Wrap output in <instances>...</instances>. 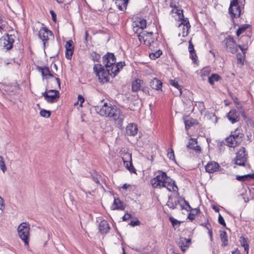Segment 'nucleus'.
Returning a JSON list of instances; mask_svg holds the SVG:
<instances>
[{
  "instance_id": "obj_1",
  "label": "nucleus",
  "mask_w": 254,
  "mask_h": 254,
  "mask_svg": "<svg viewBox=\"0 0 254 254\" xmlns=\"http://www.w3.org/2000/svg\"><path fill=\"white\" fill-rule=\"evenodd\" d=\"M95 110L101 116L108 117L119 127H122L125 116L121 110L117 106L115 105L108 106L107 103H104L101 107H96Z\"/></svg>"
},
{
  "instance_id": "obj_2",
  "label": "nucleus",
  "mask_w": 254,
  "mask_h": 254,
  "mask_svg": "<svg viewBox=\"0 0 254 254\" xmlns=\"http://www.w3.org/2000/svg\"><path fill=\"white\" fill-rule=\"evenodd\" d=\"M125 65V62H120L116 64H114L110 68L105 69L101 64H97L93 66V71L98 77L99 82L105 83L109 81L110 75L113 77H115Z\"/></svg>"
},
{
  "instance_id": "obj_3",
  "label": "nucleus",
  "mask_w": 254,
  "mask_h": 254,
  "mask_svg": "<svg viewBox=\"0 0 254 254\" xmlns=\"http://www.w3.org/2000/svg\"><path fill=\"white\" fill-rule=\"evenodd\" d=\"M150 183L154 188H166L169 191H176L178 189L175 182L162 171H158V174L151 180Z\"/></svg>"
},
{
  "instance_id": "obj_4",
  "label": "nucleus",
  "mask_w": 254,
  "mask_h": 254,
  "mask_svg": "<svg viewBox=\"0 0 254 254\" xmlns=\"http://www.w3.org/2000/svg\"><path fill=\"white\" fill-rule=\"evenodd\" d=\"M244 136V134L241 129L237 128L234 130L231 131L229 136L225 138V142L223 141L221 143L229 147L234 148L240 144L243 140Z\"/></svg>"
},
{
  "instance_id": "obj_5",
  "label": "nucleus",
  "mask_w": 254,
  "mask_h": 254,
  "mask_svg": "<svg viewBox=\"0 0 254 254\" xmlns=\"http://www.w3.org/2000/svg\"><path fill=\"white\" fill-rule=\"evenodd\" d=\"M245 0H231L228 9L229 14L233 20L243 14Z\"/></svg>"
},
{
  "instance_id": "obj_6",
  "label": "nucleus",
  "mask_w": 254,
  "mask_h": 254,
  "mask_svg": "<svg viewBox=\"0 0 254 254\" xmlns=\"http://www.w3.org/2000/svg\"><path fill=\"white\" fill-rule=\"evenodd\" d=\"M30 229V224L27 222H22L17 228L19 236L23 241L25 246H28L29 244Z\"/></svg>"
},
{
  "instance_id": "obj_7",
  "label": "nucleus",
  "mask_w": 254,
  "mask_h": 254,
  "mask_svg": "<svg viewBox=\"0 0 254 254\" xmlns=\"http://www.w3.org/2000/svg\"><path fill=\"white\" fill-rule=\"evenodd\" d=\"M248 153L244 147H242L236 153L235 159V164L239 166H245L248 159Z\"/></svg>"
},
{
  "instance_id": "obj_8",
  "label": "nucleus",
  "mask_w": 254,
  "mask_h": 254,
  "mask_svg": "<svg viewBox=\"0 0 254 254\" xmlns=\"http://www.w3.org/2000/svg\"><path fill=\"white\" fill-rule=\"evenodd\" d=\"M49 36L54 37V34L51 30L46 27L40 28L38 33V37L43 41L44 48L46 46H48V42L49 40Z\"/></svg>"
},
{
  "instance_id": "obj_9",
  "label": "nucleus",
  "mask_w": 254,
  "mask_h": 254,
  "mask_svg": "<svg viewBox=\"0 0 254 254\" xmlns=\"http://www.w3.org/2000/svg\"><path fill=\"white\" fill-rule=\"evenodd\" d=\"M45 100L49 103L57 102L60 98V93L58 90H49L42 93Z\"/></svg>"
},
{
  "instance_id": "obj_10",
  "label": "nucleus",
  "mask_w": 254,
  "mask_h": 254,
  "mask_svg": "<svg viewBox=\"0 0 254 254\" xmlns=\"http://www.w3.org/2000/svg\"><path fill=\"white\" fill-rule=\"evenodd\" d=\"M153 34V33L152 32L142 31V32L137 34V37L141 42L143 41L145 45L150 46L155 41Z\"/></svg>"
},
{
  "instance_id": "obj_11",
  "label": "nucleus",
  "mask_w": 254,
  "mask_h": 254,
  "mask_svg": "<svg viewBox=\"0 0 254 254\" xmlns=\"http://www.w3.org/2000/svg\"><path fill=\"white\" fill-rule=\"evenodd\" d=\"M103 63L105 69L110 68L113 64L116 63V58L112 53L108 52L102 57Z\"/></svg>"
},
{
  "instance_id": "obj_12",
  "label": "nucleus",
  "mask_w": 254,
  "mask_h": 254,
  "mask_svg": "<svg viewBox=\"0 0 254 254\" xmlns=\"http://www.w3.org/2000/svg\"><path fill=\"white\" fill-rule=\"evenodd\" d=\"M169 6L172 8L170 14L176 13L178 16L183 17V10L179 6V0H170Z\"/></svg>"
},
{
  "instance_id": "obj_13",
  "label": "nucleus",
  "mask_w": 254,
  "mask_h": 254,
  "mask_svg": "<svg viewBox=\"0 0 254 254\" xmlns=\"http://www.w3.org/2000/svg\"><path fill=\"white\" fill-rule=\"evenodd\" d=\"M224 41L225 42L227 50L228 52L232 54L236 53L237 52V47H238V46L233 37L228 36L225 39Z\"/></svg>"
},
{
  "instance_id": "obj_14",
  "label": "nucleus",
  "mask_w": 254,
  "mask_h": 254,
  "mask_svg": "<svg viewBox=\"0 0 254 254\" xmlns=\"http://www.w3.org/2000/svg\"><path fill=\"white\" fill-rule=\"evenodd\" d=\"M14 42V36L6 34L2 37L1 44L3 48L6 50H9L13 47V44Z\"/></svg>"
},
{
  "instance_id": "obj_15",
  "label": "nucleus",
  "mask_w": 254,
  "mask_h": 254,
  "mask_svg": "<svg viewBox=\"0 0 254 254\" xmlns=\"http://www.w3.org/2000/svg\"><path fill=\"white\" fill-rule=\"evenodd\" d=\"M240 112L235 109H232L227 115L229 121L232 124H235L240 121Z\"/></svg>"
},
{
  "instance_id": "obj_16",
  "label": "nucleus",
  "mask_w": 254,
  "mask_h": 254,
  "mask_svg": "<svg viewBox=\"0 0 254 254\" xmlns=\"http://www.w3.org/2000/svg\"><path fill=\"white\" fill-rule=\"evenodd\" d=\"M250 40V37L248 36H242L239 40L238 47L242 52H246L248 48V44Z\"/></svg>"
},
{
  "instance_id": "obj_17",
  "label": "nucleus",
  "mask_w": 254,
  "mask_h": 254,
  "mask_svg": "<svg viewBox=\"0 0 254 254\" xmlns=\"http://www.w3.org/2000/svg\"><path fill=\"white\" fill-rule=\"evenodd\" d=\"M220 168L219 164L214 161L208 162L205 166V171L209 174L214 173L219 170Z\"/></svg>"
},
{
  "instance_id": "obj_18",
  "label": "nucleus",
  "mask_w": 254,
  "mask_h": 254,
  "mask_svg": "<svg viewBox=\"0 0 254 254\" xmlns=\"http://www.w3.org/2000/svg\"><path fill=\"white\" fill-rule=\"evenodd\" d=\"M65 56L67 60H71L74 51L73 42L71 40L66 42Z\"/></svg>"
},
{
  "instance_id": "obj_19",
  "label": "nucleus",
  "mask_w": 254,
  "mask_h": 254,
  "mask_svg": "<svg viewBox=\"0 0 254 254\" xmlns=\"http://www.w3.org/2000/svg\"><path fill=\"white\" fill-rule=\"evenodd\" d=\"M179 20L181 21V23L179 24V27H181V26H183L184 27H186V32H184L182 33V36L184 37H187L189 32V29L190 28V25L188 18H185L184 15H183V17L178 16Z\"/></svg>"
},
{
  "instance_id": "obj_20",
  "label": "nucleus",
  "mask_w": 254,
  "mask_h": 254,
  "mask_svg": "<svg viewBox=\"0 0 254 254\" xmlns=\"http://www.w3.org/2000/svg\"><path fill=\"white\" fill-rule=\"evenodd\" d=\"M137 126L134 123L128 124L126 128V133L128 136L135 135L137 133Z\"/></svg>"
},
{
  "instance_id": "obj_21",
  "label": "nucleus",
  "mask_w": 254,
  "mask_h": 254,
  "mask_svg": "<svg viewBox=\"0 0 254 254\" xmlns=\"http://www.w3.org/2000/svg\"><path fill=\"white\" fill-rule=\"evenodd\" d=\"M191 239H187L183 237H181L178 242V245L181 250L183 252H185L186 250L189 247L190 245Z\"/></svg>"
},
{
  "instance_id": "obj_22",
  "label": "nucleus",
  "mask_w": 254,
  "mask_h": 254,
  "mask_svg": "<svg viewBox=\"0 0 254 254\" xmlns=\"http://www.w3.org/2000/svg\"><path fill=\"white\" fill-rule=\"evenodd\" d=\"M184 121L186 130H188L193 125L198 124V122L196 119H193L189 116L184 117Z\"/></svg>"
},
{
  "instance_id": "obj_23",
  "label": "nucleus",
  "mask_w": 254,
  "mask_h": 254,
  "mask_svg": "<svg viewBox=\"0 0 254 254\" xmlns=\"http://www.w3.org/2000/svg\"><path fill=\"white\" fill-rule=\"evenodd\" d=\"M188 50L190 53V58L191 59L193 63L195 64L197 61V56L194 49V46L191 40L189 41Z\"/></svg>"
},
{
  "instance_id": "obj_24",
  "label": "nucleus",
  "mask_w": 254,
  "mask_h": 254,
  "mask_svg": "<svg viewBox=\"0 0 254 254\" xmlns=\"http://www.w3.org/2000/svg\"><path fill=\"white\" fill-rule=\"evenodd\" d=\"M162 81L157 78H154L150 81V86L153 89L157 91L162 90Z\"/></svg>"
},
{
  "instance_id": "obj_25",
  "label": "nucleus",
  "mask_w": 254,
  "mask_h": 254,
  "mask_svg": "<svg viewBox=\"0 0 254 254\" xmlns=\"http://www.w3.org/2000/svg\"><path fill=\"white\" fill-rule=\"evenodd\" d=\"M110 229V225L107 221L103 220L99 224V230L102 234H107Z\"/></svg>"
},
{
  "instance_id": "obj_26",
  "label": "nucleus",
  "mask_w": 254,
  "mask_h": 254,
  "mask_svg": "<svg viewBox=\"0 0 254 254\" xmlns=\"http://www.w3.org/2000/svg\"><path fill=\"white\" fill-rule=\"evenodd\" d=\"M36 69L39 72H41L42 75L43 77H45L46 79L48 78V76H49L50 77H53L54 76L53 74L51 73L50 69L48 67H42L40 66H37L36 67Z\"/></svg>"
},
{
  "instance_id": "obj_27",
  "label": "nucleus",
  "mask_w": 254,
  "mask_h": 254,
  "mask_svg": "<svg viewBox=\"0 0 254 254\" xmlns=\"http://www.w3.org/2000/svg\"><path fill=\"white\" fill-rule=\"evenodd\" d=\"M181 203L180 199H177L176 197H169L168 200L166 205L171 209H174L176 208L177 206Z\"/></svg>"
},
{
  "instance_id": "obj_28",
  "label": "nucleus",
  "mask_w": 254,
  "mask_h": 254,
  "mask_svg": "<svg viewBox=\"0 0 254 254\" xmlns=\"http://www.w3.org/2000/svg\"><path fill=\"white\" fill-rule=\"evenodd\" d=\"M143 80L138 78L132 81L131 83V91L132 92H135L140 90L142 84Z\"/></svg>"
},
{
  "instance_id": "obj_29",
  "label": "nucleus",
  "mask_w": 254,
  "mask_h": 254,
  "mask_svg": "<svg viewBox=\"0 0 254 254\" xmlns=\"http://www.w3.org/2000/svg\"><path fill=\"white\" fill-rule=\"evenodd\" d=\"M128 0H116V4L120 10L124 11L127 9Z\"/></svg>"
},
{
  "instance_id": "obj_30",
  "label": "nucleus",
  "mask_w": 254,
  "mask_h": 254,
  "mask_svg": "<svg viewBox=\"0 0 254 254\" xmlns=\"http://www.w3.org/2000/svg\"><path fill=\"white\" fill-rule=\"evenodd\" d=\"M124 209L125 206L123 204V202H122L119 198H115L113 205V209L123 210Z\"/></svg>"
},
{
  "instance_id": "obj_31",
  "label": "nucleus",
  "mask_w": 254,
  "mask_h": 254,
  "mask_svg": "<svg viewBox=\"0 0 254 254\" xmlns=\"http://www.w3.org/2000/svg\"><path fill=\"white\" fill-rule=\"evenodd\" d=\"M240 242L241 245L244 247V250L246 252L247 254H248L249 251V245L248 239L244 237H241L240 238Z\"/></svg>"
},
{
  "instance_id": "obj_32",
  "label": "nucleus",
  "mask_w": 254,
  "mask_h": 254,
  "mask_svg": "<svg viewBox=\"0 0 254 254\" xmlns=\"http://www.w3.org/2000/svg\"><path fill=\"white\" fill-rule=\"evenodd\" d=\"M190 140H191V142H189L187 145V147L196 151H200L201 150L200 147L198 145H195L197 143V141L195 140L196 139L193 140L192 138H190Z\"/></svg>"
},
{
  "instance_id": "obj_33",
  "label": "nucleus",
  "mask_w": 254,
  "mask_h": 254,
  "mask_svg": "<svg viewBox=\"0 0 254 254\" xmlns=\"http://www.w3.org/2000/svg\"><path fill=\"white\" fill-rule=\"evenodd\" d=\"M252 179H254V173L252 174H247L243 176H236V179L240 182H245Z\"/></svg>"
},
{
  "instance_id": "obj_34",
  "label": "nucleus",
  "mask_w": 254,
  "mask_h": 254,
  "mask_svg": "<svg viewBox=\"0 0 254 254\" xmlns=\"http://www.w3.org/2000/svg\"><path fill=\"white\" fill-rule=\"evenodd\" d=\"M221 77L218 74L213 73L208 77V82L210 85H213L215 82L219 81Z\"/></svg>"
},
{
  "instance_id": "obj_35",
  "label": "nucleus",
  "mask_w": 254,
  "mask_h": 254,
  "mask_svg": "<svg viewBox=\"0 0 254 254\" xmlns=\"http://www.w3.org/2000/svg\"><path fill=\"white\" fill-rule=\"evenodd\" d=\"M122 158L124 165L132 162L131 154L128 152H124L121 154Z\"/></svg>"
},
{
  "instance_id": "obj_36",
  "label": "nucleus",
  "mask_w": 254,
  "mask_h": 254,
  "mask_svg": "<svg viewBox=\"0 0 254 254\" xmlns=\"http://www.w3.org/2000/svg\"><path fill=\"white\" fill-rule=\"evenodd\" d=\"M134 25H137L142 31L146 27V21L144 18H139L134 23Z\"/></svg>"
},
{
  "instance_id": "obj_37",
  "label": "nucleus",
  "mask_w": 254,
  "mask_h": 254,
  "mask_svg": "<svg viewBox=\"0 0 254 254\" xmlns=\"http://www.w3.org/2000/svg\"><path fill=\"white\" fill-rule=\"evenodd\" d=\"M180 199L181 201H184V203L186 204V207H185L184 205L180 203L181 208L182 209H185L187 211H191L192 210V208L190 206L188 201H187L184 198H180Z\"/></svg>"
},
{
  "instance_id": "obj_38",
  "label": "nucleus",
  "mask_w": 254,
  "mask_h": 254,
  "mask_svg": "<svg viewBox=\"0 0 254 254\" xmlns=\"http://www.w3.org/2000/svg\"><path fill=\"white\" fill-rule=\"evenodd\" d=\"M220 236L222 242V246H226L228 245V239L227 233L224 231H220Z\"/></svg>"
},
{
  "instance_id": "obj_39",
  "label": "nucleus",
  "mask_w": 254,
  "mask_h": 254,
  "mask_svg": "<svg viewBox=\"0 0 254 254\" xmlns=\"http://www.w3.org/2000/svg\"><path fill=\"white\" fill-rule=\"evenodd\" d=\"M169 220L172 224V225L174 229L176 230L177 228H179L181 225V221H179L174 217L171 216L169 218Z\"/></svg>"
},
{
  "instance_id": "obj_40",
  "label": "nucleus",
  "mask_w": 254,
  "mask_h": 254,
  "mask_svg": "<svg viewBox=\"0 0 254 254\" xmlns=\"http://www.w3.org/2000/svg\"><path fill=\"white\" fill-rule=\"evenodd\" d=\"M242 53H238L237 54V63L242 65L244 64L245 59V54L246 52H242Z\"/></svg>"
},
{
  "instance_id": "obj_41",
  "label": "nucleus",
  "mask_w": 254,
  "mask_h": 254,
  "mask_svg": "<svg viewBox=\"0 0 254 254\" xmlns=\"http://www.w3.org/2000/svg\"><path fill=\"white\" fill-rule=\"evenodd\" d=\"M90 59L94 62H98L100 59V55L97 53L96 52L92 51L89 55Z\"/></svg>"
},
{
  "instance_id": "obj_42",
  "label": "nucleus",
  "mask_w": 254,
  "mask_h": 254,
  "mask_svg": "<svg viewBox=\"0 0 254 254\" xmlns=\"http://www.w3.org/2000/svg\"><path fill=\"white\" fill-rule=\"evenodd\" d=\"M191 211H195V213L190 212L188 214V218L191 221H192L195 219V216L200 213V210L199 208H196L194 209H192Z\"/></svg>"
},
{
  "instance_id": "obj_43",
  "label": "nucleus",
  "mask_w": 254,
  "mask_h": 254,
  "mask_svg": "<svg viewBox=\"0 0 254 254\" xmlns=\"http://www.w3.org/2000/svg\"><path fill=\"white\" fill-rule=\"evenodd\" d=\"M169 83L171 85L175 87L176 88L179 90V95L182 94V89L181 86L178 84V81L175 80L171 79L169 80Z\"/></svg>"
},
{
  "instance_id": "obj_44",
  "label": "nucleus",
  "mask_w": 254,
  "mask_h": 254,
  "mask_svg": "<svg viewBox=\"0 0 254 254\" xmlns=\"http://www.w3.org/2000/svg\"><path fill=\"white\" fill-rule=\"evenodd\" d=\"M250 25L249 24H244L241 25L239 28L237 29L236 31V34L238 37H239L241 34L244 33L245 30L248 29Z\"/></svg>"
},
{
  "instance_id": "obj_45",
  "label": "nucleus",
  "mask_w": 254,
  "mask_h": 254,
  "mask_svg": "<svg viewBox=\"0 0 254 254\" xmlns=\"http://www.w3.org/2000/svg\"><path fill=\"white\" fill-rule=\"evenodd\" d=\"M162 54L160 50H158L155 53H152L149 54V57L151 59L155 60L158 58Z\"/></svg>"
},
{
  "instance_id": "obj_46",
  "label": "nucleus",
  "mask_w": 254,
  "mask_h": 254,
  "mask_svg": "<svg viewBox=\"0 0 254 254\" xmlns=\"http://www.w3.org/2000/svg\"><path fill=\"white\" fill-rule=\"evenodd\" d=\"M127 169L131 173H136V170L134 168L132 162H130L128 163H126L125 165Z\"/></svg>"
},
{
  "instance_id": "obj_47",
  "label": "nucleus",
  "mask_w": 254,
  "mask_h": 254,
  "mask_svg": "<svg viewBox=\"0 0 254 254\" xmlns=\"http://www.w3.org/2000/svg\"><path fill=\"white\" fill-rule=\"evenodd\" d=\"M40 115L43 117L49 118L51 115V112L45 109H42L40 111Z\"/></svg>"
},
{
  "instance_id": "obj_48",
  "label": "nucleus",
  "mask_w": 254,
  "mask_h": 254,
  "mask_svg": "<svg viewBox=\"0 0 254 254\" xmlns=\"http://www.w3.org/2000/svg\"><path fill=\"white\" fill-rule=\"evenodd\" d=\"M0 168L3 173H4L6 170L3 158L1 156H0Z\"/></svg>"
},
{
  "instance_id": "obj_49",
  "label": "nucleus",
  "mask_w": 254,
  "mask_h": 254,
  "mask_svg": "<svg viewBox=\"0 0 254 254\" xmlns=\"http://www.w3.org/2000/svg\"><path fill=\"white\" fill-rule=\"evenodd\" d=\"M167 157L170 159L172 160H175V155L174 150L172 148H169L168 149V152L167 153Z\"/></svg>"
},
{
  "instance_id": "obj_50",
  "label": "nucleus",
  "mask_w": 254,
  "mask_h": 254,
  "mask_svg": "<svg viewBox=\"0 0 254 254\" xmlns=\"http://www.w3.org/2000/svg\"><path fill=\"white\" fill-rule=\"evenodd\" d=\"M100 178H101V176L100 175H98L97 174L95 175H93L92 176V179L93 181L98 185H101L100 184Z\"/></svg>"
},
{
  "instance_id": "obj_51",
  "label": "nucleus",
  "mask_w": 254,
  "mask_h": 254,
  "mask_svg": "<svg viewBox=\"0 0 254 254\" xmlns=\"http://www.w3.org/2000/svg\"><path fill=\"white\" fill-rule=\"evenodd\" d=\"M218 221V223L220 224H221L223 226H226V223L224 221V219L220 214H219Z\"/></svg>"
},
{
  "instance_id": "obj_52",
  "label": "nucleus",
  "mask_w": 254,
  "mask_h": 254,
  "mask_svg": "<svg viewBox=\"0 0 254 254\" xmlns=\"http://www.w3.org/2000/svg\"><path fill=\"white\" fill-rule=\"evenodd\" d=\"M140 90H141V91L146 95L148 96L151 95L149 92V88L148 87L142 86Z\"/></svg>"
},
{
  "instance_id": "obj_53",
  "label": "nucleus",
  "mask_w": 254,
  "mask_h": 254,
  "mask_svg": "<svg viewBox=\"0 0 254 254\" xmlns=\"http://www.w3.org/2000/svg\"><path fill=\"white\" fill-rule=\"evenodd\" d=\"M140 30H141V29L139 26L134 25V23L133 24V30L135 33L139 34V33L142 32V31H140Z\"/></svg>"
},
{
  "instance_id": "obj_54",
  "label": "nucleus",
  "mask_w": 254,
  "mask_h": 254,
  "mask_svg": "<svg viewBox=\"0 0 254 254\" xmlns=\"http://www.w3.org/2000/svg\"><path fill=\"white\" fill-rule=\"evenodd\" d=\"M78 101L80 102L79 106L82 107V104L84 102V98L81 95H78Z\"/></svg>"
},
{
  "instance_id": "obj_55",
  "label": "nucleus",
  "mask_w": 254,
  "mask_h": 254,
  "mask_svg": "<svg viewBox=\"0 0 254 254\" xmlns=\"http://www.w3.org/2000/svg\"><path fill=\"white\" fill-rule=\"evenodd\" d=\"M140 224V221L138 220H137L136 221H131V222L129 223V225L131 226L132 227H134L135 226H138Z\"/></svg>"
},
{
  "instance_id": "obj_56",
  "label": "nucleus",
  "mask_w": 254,
  "mask_h": 254,
  "mask_svg": "<svg viewBox=\"0 0 254 254\" xmlns=\"http://www.w3.org/2000/svg\"><path fill=\"white\" fill-rule=\"evenodd\" d=\"M50 13L52 16V19L55 22H56V20H57V15L55 13V12L52 10H51L50 11Z\"/></svg>"
},
{
  "instance_id": "obj_57",
  "label": "nucleus",
  "mask_w": 254,
  "mask_h": 254,
  "mask_svg": "<svg viewBox=\"0 0 254 254\" xmlns=\"http://www.w3.org/2000/svg\"><path fill=\"white\" fill-rule=\"evenodd\" d=\"M230 95L232 98V99L233 100L234 102L237 105H239V100H238V98L236 96L233 95L232 94H230Z\"/></svg>"
},
{
  "instance_id": "obj_58",
  "label": "nucleus",
  "mask_w": 254,
  "mask_h": 254,
  "mask_svg": "<svg viewBox=\"0 0 254 254\" xmlns=\"http://www.w3.org/2000/svg\"><path fill=\"white\" fill-rule=\"evenodd\" d=\"M130 218L131 215L130 214L127 213L125 214V215L122 218L123 221H127Z\"/></svg>"
},
{
  "instance_id": "obj_59",
  "label": "nucleus",
  "mask_w": 254,
  "mask_h": 254,
  "mask_svg": "<svg viewBox=\"0 0 254 254\" xmlns=\"http://www.w3.org/2000/svg\"><path fill=\"white\" fill-rule=\"evenodd\" d=\"M201 225L203 226V227H204L205 228H206L208 231L209 230H211V229H210L208 226V225H210V224L208 223V220H206V222H204L203 224H200Z\"/></svg>"
},
{
  "instance_id": "obj_60",
  "label": "nucleus",
  "mask_w": 254,
  "mask_h": 254,
  "mask_svg": "<svg viewBox=\"0 0 254 254\" xmlns=\"http://www.w3.org/2000/svg\"><path fill=\"white\" fill-rule=\"evenodd\" d=\"M0 205L1 206L0 207V209L2 210L4 207V200L2 198H0Z\"/></svg>"
},
{
  "instance_id": "obj_61",
  "label": "nucleus",
  "mask_w": 254,
  "mask_h": 254,
  "mask_svg": "<svg viewBox=\"0 0 254 254\" xmlns=\"http://www.w3.org/2000/svg\"><path fill=\"white\" fill-rule=\"evenodd\" d=\"M85 41H88L89 40L91 39V37H90L89 36L87 31H85Z\"/></svg>"
},
{
  "instance_id": "obj_62",
  "label": "nucleus",
  "mask_w": 254,
  "mask_h": 254,
  "mask_svg": "<svg viewBox=\"0 0 254 254\" xmlns=\"http://www.w3.org/2000/svg\"><path fill=\"white\" fill-rule=\"evenodd\" d=\"M2 19L1 16H0V31H1L4 28L3 25L2 24Z\"/></svg>"
},
{
  "instance_id": "obj_63",
  "label": "nucleus",
  "mask_w": 254,
  "mask_h": 254,
  "mask_svg": "<svg viewBox=\"0 0 254 254\" xmlns=\"http://www.w3.org/2000/svg\"><path fill=\"white\" fill-rule=\"evenodd\" d=\"M56 80L58 84L59 88H61V80L59 77H56Z\"/></svg>"
},
{
  "instance_id": "obj_64",
  "label": "nucleus",
  "mask_w": 254,
  "mask_h": 254,
  "mask_svg": "<svg viewBox=\"0 0 254 254\" xmlns=\"http://www.w3.org/2000/svg\"><path fill=\"white\" fill-rule=\"evenodd\" d=\"M129 185H128L127 184H125L123 186H122V188L123 189H127V188H128L129 187Z\"/></svg>"
}]
</instances>
